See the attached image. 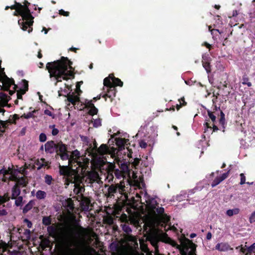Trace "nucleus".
<instances>
[{
  "label": "nucleus",
  "mask_w": 255,
  "mask_h": 255,
  "mask_svg": "<svg viewBox=\"0 0 255 255\" xmlns=\"http://www.w3.org/2000/svg\"><path fill=\"white\" fill-rule=\"evenodd\" d=\"M24 222L26 224L28 228H30L32 227V223L27 219H24Z\"/></svg>",
  "instance_id": "nucleus-51"
},
{
  "label": "nucleus",
  "mask_w": 255,
  "mask_h": 255,
  "mask_svg": "<svg viewBox=\"0 0 255 255\" xmlns=\"http://www.w3.org/2000/svg\"><path fill=\"white\" fill-rule=\"evenodd\" d=\"M216 250L220 252H226L229 250H232L230 248L229 245L227 243H220L216 245L215 247Z\"/></svg>",
  "instance_id": "nucleus-16"
},
{
  "label": "nucleus",
  "mask_w": 255,
  "mask_h": 255,
  "mask_svg": "<svg viewBox=\"0 0 255 255\" xmlns=\"http://www.w3.org/2000/svg\"><path fill=\"white\" fill-rule=\"evenodd\" d=\"M208 115L209 118H210V119L211 120V121L214 123H215L216 122V116L214 115L213 114V113H212L210 111H208Z\"/></svg>",
  "instance_id": "nucleus-40"
},
{
  "label": "nucleus",
  "mask_w": 255,
  "mask_h": 255,
  "mask_svg": "<svg viewBox=\"0 0 255 255\" xmlns=\"http://www.w3.org/2000/svg\"><path fill=\"white\" fill-rule=\"evenodd\" d=\"M39 140L41 142H44L46 140V136L44 133H41L39 135Z\"/></svg>",
  "instance_id": "nucleus-47"
},
{
  "label": "nucleus",
  "mask_w": 255,
  "mask_h": 255,
  "mask_svg": "<svg viewBox=\"0 0 255 255\" xmlns=\"http://www.w3.org/2000/svg\"><path fill=\"white\" fill-rule=\"evenodd\" d=\"M205 126L207 128H211V127H210L208 123H205Z\"/></svg>",
  "instance_id": "nucleus-62"
},
{
  "label": "nucleus",
  "mask_w": 255,
  "mask_h": 255,
  "mask_svg": "<svg viewBox=\"0 0 255 255\" xmlns=\"http://www.w3.org/2000/svg\"><path fill=\"white\" fill-rule=\"evenodd\" d=\"M117 187L114 186H111L108 188V192L109 194L115 193Z\"/></svg>",
  "instance_id": "nucleus-44"
},
{
  "label": "nucleus",
  "mask_w": 255,
  "mask_h": 255,
  "mask_svg": "<svg viewBox=\"0 0 255 255\" xmlns=\"http://www.w3.org/2000/svg\"><path fill=\"white\" fill-rule=\"evenodd\" d=\"M68 204H69V208L70 209H72L73 207V205L72 204V203H71L70 201L69 202Z\"/></svg>",
  "instance_id": "nucleus-59"
},
{
  "label": "nucleus",
  "mask_w": 255,
  "mask_h": 255,
  "mask_svg": "<svg viewBox=\"0 0 255 255\" xmlns=\"http://www.w3.org/2000/svg\"><path fill=\"white\" fill-rule=\"evenodd\" d=\"M34 205V202L30 201L23 208V212H26L32 208Z\"/></svg>",
  "instance_id": "nucleus-34"
},
{
  "label": "nucleus",
  "mask_w": 255,
  "mask_h": 255,
  "mask_svg": "<svg viewBox=\"0 0 255 255\" xmlns=\"http://www.w3.org/2000/svg\"><path fill=\"white\" fill-rule=\"evenodd\" d=\"M207 240H210L212 238V234L211 233H208L207 235Z\"/></svg>",
  "instance_id": "nucleus-56"
},
{
  "label": "nucleus",
  "mask_w": 255,
  "mask_h": 255,
  "mask_svg": "<svg viewBox=\"0 0 255 255\" xmlns=\"http://www.w3.org/2000/svg\"><path fill=\"white\" fill-rule=\"evenodd\" d=\"M241 182L240 184L243 185L246 183V177L244 173L240 174Z\"/></svg>",
  "instance_id": "nucleus-46"
},
{
  "label": "nucleus",
  "mask_w": 255,
  "mask_h": 255,
  "mask_svg": "<svg viewBox=\"0 0 255 255\" xmlns=\"http://www.w3.org/2000/svg\"><path fill=\"white\" fill-rule=\"evenodd\" d=\"M29 110L31 111L26 114H23L21 118H24L25 119H29L30 118H32L35 119L37 118L39 115V111L38 110H32V108L30 107Z\"/></svg>",
  "instance_id": "nucleus-14"
},
{
  "label": "nucleus",
  "mask_w": 255,
  "mask_h": 255,
  "mask_svg": "<svg viewBox=\"0 0 255 255\" xmlns=\"http://www.w3.org/2000/svg\"><path fill=\"white\" fill-rule=\"evenodd\" d=\"M86 151L90 155L95 158L99 159L101 161H107L105 155L109 154L111 157L116 160L117 162L119 160L117 159L116 154L118 151L116 148H112L109 149L107 146L105 144H102L99 148H97V143L95 140L94 141V147L92 146V144H90L89 148H86Z\"/></svg>",
  "instance_id": "nucleus-6"
},
{
  "label": "nucleus",
  "mask_w": 255,
  "mask_h": 255,
  "mask_svg": "<svg viewBox=\"0 0 255 255\" xmlns=\"http://www.w3.org/2000/svg\"><path fill=\"white\" fill-rule=\"evenodd\" d=\"M203 60L202 61L203 62V66L206 70V72L209 73L211 72V68H210V64L208 62L205 61V59L204 57H203Z\"/></svg>",
  "instance_id": "nucleus-31"
},
{
  "label": "nucleus",
  "mask_w": 255,
  "mask_h": 255,
  "mask_svg": "<svg viewBox=\"0 0 255 255\" xmlns=\"http://www.w3.org/2000/svg\"><path fill=\"white\" fill-rule=\"evenodd\" d=\"M204 45L206 46L208 48H210L211 45L207 43V42L204 43Z\"/></svg>",
  "instance_id": "nucleus-58"
},
{
  "label": "nucleus",
  "mask_w": 255,
  "mask_h": 255,
  "mask_svg": "<svg viewBox=\"0 0 255 255\" xmlns=\"http://www.w3.org/2000/svg\"><path fill=\"white\" fill-rule=\"evenodd\" d=\"M82 141L84 142V144L88 146L87 148H89L91 143L89 144V139L87 136H81Z\"/></svg>",
  "instance_id": "nucleus-36"
},
{
  "label": "nucleus",
  "mask_w": 255,
  "mask_h": 255,
  "mask_svg": "<svg viewBox=\"0 0 255 255\" xmlns=\"http://www.w3.org/2000/svg\"><path fill=\"white\" fill-rule=\"evenodd\" d=\"M44 31V33H45V34H46V33H47V31H47V30L46 29V28H45V27H43V28L42 31Z\"/></svg>",
  "instance_id": "nucleus-64"
},
{
  "label": "nucleus",
  "mask_w": 255,
  "mask_h": 255,
  "mask_svg": "<svg viewBox=\"0 0 255 255\" xmlns=\"http://www.w3.org/2000/svg\"><path fill=\"white\" fill-rule=\"evenodd\" d=\"M236 249L240 250L241 252H242L245 255H248V254H250L252 253H255V243L248 248H246V246H245V247L241 246L237 247L236 248Z\"/></svg>",
  "instance_id": "nucleus-15"
},
{
  "label": "nucleus",
  "mask_w": 255,
  "mask_h": 255,
  "mask_svg": "<svg viewBox=\"0 0 255 255\" xmlns=\"http://www.w3.org/2000/svg\"><path fill=\"white\" fill-rule=\"evenodd\" d=\"M31 194L32 196H35L36 198L38 200L44 199L46 196V193L42 190H38L35 193V191H31Z\"/></svg>",
  "instance_id": "nucleus-22"
},
{
  "label": "nucleus",
  "mask_w": 255,
  "mask_h": 255,
  "mask_svg": "<svg viewBox=\"0 0 255 255\" xmlns=\"http://www.w3.org/2000/svg\"><path fill=\"white\" fill-rule=\"evenodd\" d=\"M123 170L124 171H122L119 169L115 170L114 171V174L115 176L118 179H121L122 178L125 177L128 171V168L127 166H124Z\"/></svg>",
  "instance_id": "nucleus-19"
},
{
  "label": "nucleus",
  "mask_w": 255,
  "mask_h": 255,
  "mask_svg": "<svg viewBox=\"0 0 255 255\" xmlns=\"http://www.w3.org/2000/svg\"><path fill=\"white\" fill-rule=\"evenodd\" d=\"M219 123L223 128L224 127L225 124V115L222 112H221V118L219 121Z\"/></svg>",
  "instance_id": "nucleus-35"
},
{
  "label": "nucleus",
  "mask_w": 255,
  "mask_h": 255,
  "mask_svg": "<svg viewBox=\"0 0 255 255\" xmlns=\"http://www.w3.org/2000/svg\"><path fill=\"white\" fill-rule=\"evenodd\" d=\"M20 193L19 188L17 187V185H14L12 189V194L11 199H14V198L19 197Z\"/></svg>",
  "instance_id": "nucleus-28"
},
{
  "label": "nucleus",
  "mask_w": 255,
  "mask_h": 255,
  "mask_svg": "<svg viewBox=\"0 0 255 255\" xmlns=\"http://www.w3.org/2000/svg\"><path fill=\"white\" fill-rule=\"evenodd\" d=\"M86 107L87 108L88 113L90 115L94 116L97 113L98 109L94 106V104L91 101L88 102L86 104Z\"/></svg>",
  "instance_id": "nucleus-20"
},
{
  "label": "nucleus",
  "mask_w": 255,
  "mask_h": 255,
  "mask_svg": "<svg viewBox=\"0 0 255 255\" xmlns=\"http://www.w3.org/2000/svg\"><path fill=\"white\" fill-rule=\"evenodd\" d=\"M9 198L7 194H5L3 196H0V205L9 200Z\"/></svg>",
  "instance_id": "nucleus-33"
},
{
  "label": "nucleus",
  "mask_w": 255,
  "mask_h": 255,
  "mask_svg": "<svg viewBox=\"0 0 255 255\" xmlns=\"http://www.w3.org/2000/svg\"><path fill=\"white\" fill-rule=\"evenodd\" d=\"M3 107L1 106V104L0 105V113H3L4 112V109L2 108Z\"/></svg>",
  "instance_id": "nucleus-57"
},
{
  "label": "nucleus",
  "mask_w": 255,
  "mask_h": 255,
  "mask_svg": "<svg viewBox=\"0 0 255 255\" xmlns=\"http://www.w3.org/2000/svg\"><path fill=\"white\" fill-rule=\"evenodd\" d=\"M59 13L60 14H61V15H64V16H68L69 15V12L65 11H64L63 9L60 10L59 11Z\"/></svg>",
  "instance_id": "nucleus-48"
},
{
  "label": "nucleus",
  "mask_w": 255,
  "mask_h": 255,
  "mask_svg": "<svg viewBox=\"0 0 255 255\" xmlns=\"http://www.w3.org/2000/svg\"><path fill=\"white\" fill-rule=\"evenodd\" d=\"M113 177L114 176L113 174L108 172L107 179L109 180V182L113 180Z\"/></svg>",
  "instance_id": "nucleus-50"
},
{
  "label": "nucleus",
  "mask_w": 255,
  "mask_h": 255,
  "mask_svg": "<svg viewBox=\"0 0 255 255\" xmlns=\"http://www.w3.org/2000/svg\"><path fill=\"white\" fill-rule=\"evenodd\" d=\"M27 4H29L27 1H25L24 5H22L19 3L15 2V4L10 7L6 6L5 9L7 10L8 8L14 9L15 11L14 12V15H20L22 18L18 21V24L23 30H26L28 28V32L30 33L32 30L31 26L33 23V18L30 10L27 7Z\"/></svg>",
  "instance_id": "nucleus-4"
},
{
  "label": "nucleus",
  "mask_w": 255,
  "mask_h": 255,
  "mask_svg": "<svg viewBox=\"0 0 255 255\" xmlns=\"http://www.w3.org/2000/svg\"><path fill=\"white\" fill-rule=\"evenodd\" d=\"M123 85V82L119 78H116L111 74L108 77L106 78L104 80V89L107 90L109 89V87L119 86L122 87Z\"/></svg>",
  "instance_id": "nucleus-11"
},
{
  "label": "nucleus",
  "mask_w": 255,
  "mask_h": 255,
  "mask_svg": "<svg viewBox=\"0 0 255 255\" xmlns=\"http://www.w3.org/2000/svg\"><path fill=\"white\" fill-rule=\"evenodd\" d=\"M44 113H45V115H48V116H50V117H52V116H53V115H52V113L51 112V111H50L48 110H45L44 111Z\"/></svg>",
  "instance_id": "nucleus-52"
},
{
  "label": "nucleus",
  "mask_w": 255,
  "mask_h": 255,
  "mask_svg": "<svg viewBox=\"0 0 255 255\" xmlns=\"http://www.w3.org/2000/svg\"><path fill=\"white\" fill-rule=\"evenodd\" d=\"M139 146L141 148H145L147 146V143L143 140H141L139 142Z\"/></svg>",
  "instance_id": "nucleus-49"
},
{
  "label": "nucleus",
  "mask_w": 255,
  "mask_h": 255,
  "mask_svg": "<svg viewBox=\"0 0 255 255\" xmlns=\"http://www.w3.org/2000/svg\"><path fill=\"white\" fill-rule=\"evenodd\" d=\"M56 150L59 152L58 154L67 152L65 145L61 143L56 145Z\"/></svg>",
  "instance_id": "nucleus-30"
},
{
  "label": "nucleus",
  "mask_w": 255,
  "mask_h": 255,
  "mask_svg": "<svg viewBox=\"0 0 255 255\" xmlns=\"http://www.w3.org/2000/svg\"><path fill=\"white\" fill-rule=\"evenodd\" d=\"M243 84L247 85L248 87H251L252 86V83L250 82H243Z\"/></svg>",
  "instance_id": "nucleus-55"
},
{
  "label": "nucleus",
  "mask_w": 255,
  "mask_h": 255,
  "mask_svg": "<svg viewBox=\"0 0 255 255\" xmlns=\"http://www.w3.org/2000/svg\"><path fill=\"white\" fill-rule=\"evenodd\" d=\"M88 176L91 181L98 182L99 180V174L96 171L89 172L88 173Z\"/></svg>",
  "instance_id": "nucleus-24"
},
{
  "label": "nucleus",
  "mask_w": 255,
  "mask_h": 255,
  "mask_svg": "<svg viewBox=\"0 0 255 255\" xmlns=\"http://www.w3.org/2000/svg\"><path fill=\"white\" fill-rule=\"evenodd\" d=\"M240 210L238 208H234L229 209L226 211V215L229 217H232L234 215H237L239 213Z\"/></svg>",
  "instance_id": "nucleus-29"
},
{
  "label": "nucleus",
  "mask_w": 255,
  "mask_h": 255,
  "mask_svg": "<svg viewBox=\"0 0 255 255\" xmlns=\"http://www.w3.org/2000/svg\"><path fill=\"white\" fill-rule=\"evenodd\" d=\"M25 174V168L23 167H17L16 169L3 168L0 170V178L1 177L2 180L4 182H6L7 180L15 181L16 183L15 185H17V187L19 185L25 186L27 183L26 179L22 176Z\"/></svg>",
  "instance_id": "nucleus-5"
},
{
  "label": "nucleus",
  "mask_w": 255,
  "mask_h": 255,
  "mask_svg": "<svg viewBox=\"0 0 255 255\" xmlns=\"http://www.w3.org/2000/svg\"><path fill=\"white\" fill-rule=\"evenodd\" d=\"M196 235L195 234H191L190 235V237H191V238H193L195 237H196Z\"/></svg>",
  "instance_id": "nucleus-63"
},
{
  "label": "nucleus",
  "mask_w": 255,
  "mask_h": 255,
  "mask_svg": "<svg viewBox=\"0 0 255 255\" xmlns=\"http://www.w3.org/2000/svg\"><path fill=\"white\" fill-rule=\"evenodd\" d=\"M10 97L6 94L0 93V99L1 100V106L4 107L8 105V102L10 100Z\"/></svg>",
  "instance_id": "nucleus-23"
},
{
  "label": "nucleus",
  "mask_w": 255,
  "mask_h": 255,
  "mask_svg": "<svg viewBox=\"0 0 255 255\" xmlns=\"http://www.w3.org/2000/svg\"><path fill=\"white\" fill-rule=\"evenodd\" d=\"M59 155L62 160H68V166H70L60 165V173L66 176V185L68 186L70 183H74V191L81 192L82 188L80 187L82 182L80 174L85 172L89 164V159L81 156L77 150L72 152L70 155L67 152Z\"/></svg>",
  "instance_id": "nucleus-1"
},
{
  "label": "nucleus",
  "mask_w": 255,
  "mask_h": 255,
  "mask_svg": "<svg viewBox=\"0 0 255 255\" xmlns=\"http://www.w3.org/2000/svg\"><path fill=\"white\" fill-rule=\"evenodd\" d=\"M116 144L119 147H122L123 146H125V145L127 144V143L128 141V139H126L125 138H117L115 139Z\"/></svg>",
  "instance_id": "nucleus-27"
},
{
  "label": "nucleus",
  "mask_w": 255,
  "mask_h": 255,
  "mask_svg": "<svg viewBox=\"0 0 255 255\" xmlns=\"http://www.w3.org/2000/svg\"><path fill=\"white\" fill-rule=\"evenodd\" d=\"M249 222L250 223L255 222V211L251 214L249 218Z\"/></svg>",
  "instance_id": "nucleus-45"
},
{
  "label": "nucleus",
  "mask_w": 255,
  "mask_h": 255,
  "mask_svg": "<svg viewBox=\"0 0 255 255\" xmlns=\"http://www.w3.org/2000/svg\"><path fill=\"white\" fill-rule=\"evenodd\" d=\"M83 83L82 81L78 82L76 86V91L70 94L72 90L71 89V86L68 84H64V88H60V90L58 91L59 96H65L67 95V104L69 105L70 104H72L75 106L77 104H78L80 101L79 96L80 93L82 92L80 89V85Z\"/></svg>",
  "instance_id": "nucleus-8"
},
{
  "label": "nucleus",
  "mask_w": 255,
  "mask_h": 255,
  "mask_svg": "<svg viewBox=\"0 0 255 255\" xmlns=\"http://www.w3.org/2000/svg\"><path fill=\"white\" fill-rule=\"evenodd\" d=\"M179 101L180 102V104L179 105L177 104L176 105V108H177V110H179V109L180 108L181 106L185 105L186 104V102L184 101V98H181V99H180L179 100Z\"/></svg>",
  "instance_id": "nucleus-42"
},
{
  "label": "nucleus",
  "mask_w": 255,
  "mask_h": 255,
  "mask_svg": "<svg viewBox=\"0 0 255 255\" xmlns=\"http://www.w3.org/2000/svg\"><path fill=\"white\" fill-rule=\"evenodd\" d=\"M181 243L184 250H186V251L187 252L188 249H191L188 253L189 255H196L195 253L196 245L194 244L188 239H185L184 241H182Z\"/></svg>",
  "instance_id": "nucleus-12"
},
{
  "label": "nucleus",
  "mask_w": 255,
  "mask_h": 255,
  "mask_svg": "<svg viewBox=\"0 0 255 255\" xmlns=\"http://www.w3.org/2000/svg\"><path fill=\"white\" fill-rule=\"evenodd\" d=\"M92 123H93V127L95 128H98L101 126V121L100 119H94L92 120Z\"/></svg>",
  "instance_id": "nucleus-32"
},
{
  "label": "nucleus",
  "mask_w": 255,
  "mask_h": 255,
  "mask_svg": "<svg viewBox=\"0 0 255 255\" xmlns=\"http://www.w3.org/2000/svg\"><path fill=\"white\" fill-rule=\"evenodd\" d=\"M71 64L72 62L67 58L63 57L60 60L48 63L46 69L50 73V77L54 78L57 83L61 82L62 79L67 80L73 77V69Z\"/></svg>",
  "instance_id": "nucleus-3"
},
{
  "label": "nucleus",
  "mask_w": 255,
  "mask_h": 255,
  "mask_svg": "<svg viewBox=\"0 0 255 255\" xmlns=\"http://www.w3.org/2000/svg\"><path fill=\"white\" fill-rule=\"evenodd\" d=\"M47 165V163L44 159H38L34 158L29 159L28 161L25 162L24 168H25V169H34L37 168V169H40L42 167L46 166Z\"/></svg>",
  "instance_id": "nucleus-10"
},
{
  "label": "nucleus",
  "mask_w": 255,
  "mask_h": 255,
  "mask_svg": "<svg viewBox=\"0 0 255 255\" xmlns=\"http://www.w3.org/2000/svg\"><path fill=\"white\" fill-rule=\"evenodd\" d=\"M213 130L215 131V130H217L218 129V128L215 125V124L213 125Z\"/></svg>",
  "instance_id": "nucleus-61"
},
{
  "label": "nucleus",
  "mask_w": 255,
  "mask_h": 255,
  "mask_svg": "<svg viewBox=\"0 0 255 255\" xmlns=\"http://www.w3.org/2000/svg\"><path fill=\"white\" fill-rule=\"evenodd\" d=\"M25 89H21L19 91H17L16 96H17V99L15 101V104H18V99H22V96L23 95L26 90H27L28 89V84L27 83H25L24 84Z\"/></svg>",
  "instance_id": "nucleus-25"
},
{
  "label": "nucleus",
  "mask_w": 255,
  "mask_h": 255,
  "mask_svg": "<svg viewBox=\"0 0 255 255\" xmlns=\"http://www.w3.org/2000/svg\"><path fill=\"white\" fill-rule=\"evenodd\" d=\"M103 92H105V94H103V97L106 98L109 97L110 98H112V97L115 96L116 94V90L115 87L113 86L109 87V89L107 90L106 89L105 90L103 89Z\"/></svg>",
  "instance_id": "nucleus-17"
},
{
  "label": "nucleus",
  "mask_w": 255,
  "mask_h": 255,
  "mask_svg": "<svg viewBox=\"0 0 255 255\" xmlns=\"http://www.w3.org/2000/svg\"><path fill=\"white\" fill-rule=\"evenodd\" d=\"M83 83L82 81L78 82L76 86V91L70 94L72 90L71 89V86L68 84H64V88H60V90L58 91L59 96H65L67 95V104L69 105L70 104H72L75 106L77 104H78L80 101L79 96L80 93L82 92L80 89V85Z\"/></svg>",
  "instance_id": "nucleus-7"
},
{
  "label": "nucleus",
  "mask_w": 255,
  "mask_h": 255,
  "mask_svg": "<svg viewBox=\"0 0 255 255\" xmlns=\"http://www.w3.org/2000/svg\"><path fill=\"white\" fill-rule=\"evenodd\" d=\"M14 199H15V204L17 206L21 205L22 201V197L21 196L17 197Z\"/></svg>",
  "instance_id": "nucleus-38"
},
{
  "label": "nucleus",
  "mask_w": 255,
  "mask_h": 255,
  "mask_svg": "<svg viewBox=\"0 0 255 255\" xmlns=\"http://www.w3.org/2000/svg\"><path fill=\"white\" fill-rule=\"evenodd\" d=\"M45 150L47 152L53 153L56 150V144L53 141H48L45 144Z\"/></svg>",
  "instance_id": "nucleus-18"
},
{
  "label": "nucleus",
  "mask_w": 255,
  "mask_h": 255,
  "mask_svg": "<svg viewBox=\"0 0 255 255\" xmlns=\"http://www.w3.org/2000/svg\"><path fill=\"white\" fill-rule=\"evenodd\" d=\"M37 57L39 58H41L42 57V54L41 53H40V50L38 52V55H37Z\"/></svg>",
  "instance_id": "nucleus-60"
},
{
  "label": "nucleus",
  "mask_w": 255,
  "mask_h": 255,
  "mask_svg": "<svg viewBox=\"0 0 255 255\" xmlns=\"http://www.w3.org/2000/svg\"><path fill=\"white\" fill-rule=\"evenodd\" d=\"M2 83L3 89L5 90L8 91V94L10 95H12L14 93V91L10 90L9 88L11 85H14L13 88L15 90H16V86L14 85L13 80L5 76L2 79Z\"/></svg>",
  "instance_id": "nucleus-13"
},
{
  "label": "nucleus",
  "mask_w": 255,
  "mask_h": 255,
  "mask_svg": "<svg viewBox=\"0 0 255 255\" xmlns=\"http://www.w3.org/2000/svg\"><path fill=\"white\" fill-rule=\"evenodd\" d=\"M7 214V212L5 209L4 206H0V216H3Z\"/></svg>",
  "instance_id": "nucleus-43"
},
{
  "label": "nucleus",
  "mask_w": 255,
  "mask_h": 255,
  "mask_svg": "<svg viewBox=\"0 0 255 255\" xmlns=\"http://www.w3.org/2000/svg\"><path fill=\"white\" fill-rule=\"evenodd\" d=\"M58 133V130L56 128H53L52 131V133L53 135L57 134Z\"/></svg>",
  "instance_id": "nucleus-54"
},
{
  "label": "nucleus",
  "mask_w": 255,
  "mask_h": 255,
  "mask_svg": "<svg viewBox=\"0 0 255 255\" xmlns=\"http://www.w3.org/2000/svg\"><path fill=\"white\" fill-rule=\"evenodd\" d=\"M90 204V201L88 199L86 198H83L81 203V206L82 210L84 211H88L89 209Z\"/></svg>",
  "instance_id": "nucleus-26"
},
{
  "label": "nucleus",
  "mask_w": 255,
  "mask_h": 255,
  "mask_svg": "<svg viewBox=\"0 0 255 255\" xmlns=\"http://www.w3.org/2000/svg\"><path fill=\"white\" fill-rule=\"evenodd\" d=\"M70 254L69 255H77L75 251L73 249H69Z\"/></svg>",
  "instance_id": "nucleus-53"
},
{
  "label": "nucleus",
  "mask_w": 255,
  "mask_h": 255,
  "mask_svg": "<svg viewBox=\"0 0 255 255\" xmlns=\"http://www.w3.org/2000/svg\"><path fill=\"white\" fill-rule=\"evenodd\" d=\"M145 199V213L143 216L144 221L150 226H154L161 223H167L169 221V217L164 213V209L157 206L156 201L150 198L146 193H142Z\"/></svg>",
  "instance_id": "nucleus-2"
},
{
  "label": "nucleus",
  "mask_w": 255,
  "mask_h": 255,
  "mask_svg": "<svg viewBox=\"0 0 255 255\" xmlns=\"http://www.w3.org/2000/svg\"><path fill=\"white\" fill-rule=\"evenodd\" d=\"M45 182L48 185H50L52 180L51 176L46 175L45 176Z\"/></svg>",
  "instance_id": "nucleus-41"
},
{
  "label": "nucleus",
  "mask_w": 255,
  "mask_h": 255,
  "mask_svg": "<svg viewBox=\"0 0 255 255\" xmlns=\"http://www.w3.org/2000/svg\"><path fill=\"white\" fill-rule=\"evenodd\" d=\"M83 83L82 81L78 82L76 86V91L70 94L72 90L71 89V86L68 84H64V88H60V90L58 91L59 96H65L67 95V104L69 105L70 104H72L75 106L77 104H78L80 101L79 96L80 93L82 92L80 89V85Z\"/></svg>",
  "instance_id": "nucleus-9"
},
{
  "label": "nucleus",
  "mask_w": 255,
  "mask_h": 255,
  "mask_svg": "<svg viewBox=\"0 0 255 255\" xmlns=\"http://www.w3.org/2000/svg\"><path fill=\"white\" fill-rule=\"evenodd\" d=\"M228 174V172H227L226 173H223L221 176L216 177L211 184L212 187H214L219 184L223 180L227 178Z\"/></svg>",
  "instance_id": "nucleus-21"
},
{
  "label": "nucleus",
  "mask_w": 255,
  "mask_h": 255,
  "mask_svg": "<svg viewBox=\"0 0 255 255\" xmlns=\"http://www.w3.org/2000/svg\"><path fill=\"white\" fill-rule=\"evenodd\" d=\"M48 231L50 235H54L56 233V228L53 226H51L48 227Z\"/></svg>",
  "instance_id": "nucleus-39"
},
{
  "label": "nucleus",
  "mask_w": 255,
  "mask_h": 255,
  "mask_svg": "<svg viewBox=\"0 0 255 255\" xmlns=\"http://www.w3.org/2000/svg\"><path fill=\"white\" fill-rule=\"evenodd\" d=\"M42 223L45 225H49L51 223V219L48 217H44L43 218Z\"/></svg>",
  "instance_id": "nucleus-37"
}]
</instances>
